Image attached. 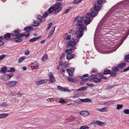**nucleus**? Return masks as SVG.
Wrapping results in <instances>:
<instances>
[{"label": "nucleus", "instance_id": "1", "mask_svg": "<svg viewBox=\"0 0 129 129\" xmlns=\"http://www.w3.org/2000/svg\"><path fill=\"white\" fill-rule=\"evenodd\" d=\"M72 50L73 49L71 48L67 49L66 51V52L68 53L67 56V59L68 60H69L74 57V55L71 53L72 52Z\"/></svg>", "mask_w": 129, "mask_h": 129}, {"label": "nucleus", "instance_id": "2", "mask_svg": "<svg viewBox=\"0 0 129 129\" xmlns=\"http://www.w3.org/2000/svg\"><path fill=\"white\" fill-rule=\"evenodd\" d=\"M83 34V32L82 33L81 31L79 30L75 32L74 38H76L75 39L77 40V42H78L80 38L82 36Z\"/></svg>", "mask_w": 129, "mask_h": 129}, {"label": "nucleus", "instance_id": "3", "mask_svg": "<svg viewBox=\"0 0 129 129\" xmlns=\"http://www.w3.org/2000/svg\"><path fill=\"white\" fill-rule=\"evenodd\" d=\"M61 4L60 3L58 2L55 4L53 6L54 7L55 13L59 12L61 9L62 8L60 7Z\"/></svg>", "mask_w": 129, "mask_h": 129}, {"label": "nucleus", "instance_id": "4", "mask_svg": "<svg viewBox=\"0 0 129 129\" xmlns=\"http://www.w3.org/2000/svg\"><path fill=\"white\" fill-rule=\"evenodd\" d=\"M116 10L115 9L114 7L112 8L107 13L105 16L104 18H107L110 15L116 13L115 12L116 11Z\"/></svg>", "mask_w": 129, "mask_h": 129}, {"label": "nucleus", "instance_id": "5", "mask_svg": "<svg viewBox=\"0 0 129 129\" xmlns=\"http://www.w3.org/2000/svg\"><path fill=\"white\" fill-rule=\"evenodd\" d=\"M90 100L89 99H79L74 101L75 103L79 104H80L81 103V102L87 103L90 102Z\"/></svg>", "mask_w": 129, "mask_h": 129}, {"label": "nucleus", "instance_id": "6", "mask_svg": "<svg viewBox=\"0 0 129 129\" xmlns=\"http://www.w3.org/2000/svg\"><path fill=\"white\" fill-rule=\"evenodd\" d=\"M13 74L10 73L9 75L5 74L3 75L1 77V79L5 81H7L10 79L13 76Z\"/></svg>", "mask_w": 129, "mask_h": 129}, {"label": "nucleus", "instance_id": "7", "mask_svg": "<svg viewBox=\"0 0 129 129\" xmlns=\"http://www.w3.org/2000/svg\"><path fill=\"white\" fill-rule=\"evenodd\" d=\"M25 34H21L19 35L18 37L16 38H14V42H21L22 40L20 38H22L23 36H25Z\"/></svg>", "mask_w": 129, "mask_h": 129}, {"label": "nucleus", "instance_id": "8", "mask_svg": "<svg viewBox=\"0 0 129 129\" xmlns=\"http://www.w3.org/2000/svg\"><path fill=\"white\" fill-rule=\"evenodd\" d=\"M76 42H77V40L73 38L72 40H71L69 41L68 44L69 46L72 47L75 45Z\"/></svg>", "mask_w": 129, "mask_h": 129}, {"label": "nucleus", "instance_id": "9", "mask_svg": "<svg viewBox=\"0 0 129 129\" xmlns=\"http://www.w3.org/2000/svg\"><path fill=\"white\" fill-rule=\"evenodd\" d=\"M17 83L16 81H10L8 82L6 85L9 87H12L15 86Z\"/></svg>", "mask_w": 129, "mask_h": 129}, {"label": "nucleus", "instance_id": "10", "mask_svg": "<svg viewBox=\"0 0 129 129\" xmlns=\"http://www.w3.org/2000/svg\"><path fill=\"white\" fill-rule=\"evenodd\" d=\"M20 31L19 29H15L12 31L11 35L14 37H18L20 34Z\"/></svg>", "mask_w": 129, "mask_h": 129}, {"label": "nucleus", "instance_id": "11", "mask_svg": "<svg viewBox=\"0 0 129 129\" xmlns=\"http://www.w3.org/2000/svg\"><path fill=\"white\" fill-rule=\"evenodd\" d=\"M77 27L78 30L81 31L82 33L83 32L85 28V25L82 24H78Z\"/></svg>", "mask_w": 129, "mask_h": 129}, {"label": "nucleus", "instance_id": "12", "mask_svg": "<svg viewBox=\"0 0 129 129\" xmlns=\"http://www.w3.org/2000/svg\"><path fill=\"white\" fill-rule=\"evenodd\" d=\"M98 12L96 13H95L94 11H91V13H87V15L88 17H94L95 16L98 14Z\"/></svg>", "mask_w": 129, "mask_h": 129}, {"label": "nucleus", "instance_id": "13", "mask_svg": "<svg viewBox=\"0 0 129 129\" xmlns=\"http://www.w3.org/2000/svg\"><path fill=\"white\" fill-rule=\"evenodd\" d=\"M48 79H45L37 81L36 82V84L37 85H40L41 84H46L47 83V81H48Z\"/></svg>", "mask_w": 129, "mask_h": 129}, {"label": "nucleus", "instance_id": "14", "mask_svg": "<svg viewBox=\"0 0 129 129\" xmlns=\"http://www.w3.org/2000/svg\"><path fill=\"white\" fill-rule=\"evenodd\" d=\"M100 5L95 3L94 5V11H95L99 12L101 9V7Z\"/></svg>", "mask_w": 129, "mask_h": 129}, {"label": "nucleus", "instance_id": "15", "mask_svg": "<svg viewBox=\"0 0 129 129\" xmlns=\"http://www.w3.org/2000/svg\"><path fill=\"white\" fill-rule=\"evenodd\" d=\"M24 30L27 32H29L33 29V27L31 26H28L25 27L24 29Z\"/></svg>", "mask_w": 129, "mask_h": 129}, {"label": "nucleus", "instance_id": "16", "mask_svg": "<svg viewBox=\"0 0 129 129\" xmlns=\"http://www.w3.org/2000/svg\"><path fill=\"white\" fill-rule=\"evenodd\" d=\"M9 69V68H7V67L4 66L2 67L1 68V71L2 73L3 74H5L8 72V69Z\"/></svg>", "mask_w": 129, "mask_h": 129}, {"label": "nucleus", "instance_id": "17", "mask_svg": "<svg viewBox=\"0 0 129 129\" xmlns=\"http://www.w3.org/2000/svg\"><path fill=\"white\" fill-rule=\"evenodd\" d=\"M89 112L86 111H82L80 113V114L84 116H87L89 115Z\"/></svg>", "mask_w": 129, "mask_h": 129}, {"label": "nucleus", "instance_id": "18", "mask_svg": "<svg viewBox=\"0 0 129 129\" xmlns=\"http://www.w3.org/2000/svg\"><path fill=\"white\" fill-rule=\"evenodd\" d=\"M11 33H7L4 36V39L6 40H8L11 37Z\"/></svg>", "mask_w": 129, "mask_h": 129}, {"label": "nucleus", "instance_id": "19", "mask_svg": "<svg viewBox=\"0 0 129 129\" xmlns=\"http://www.w3.org/2000/svg\"><path fill=\"white\" fill-rule=\"evenodd\" d=\"M91 22L90 19L89 17H86L84 20V22L86 24H89Z\"/></svg>", "mask_w": 129, "mask_h": 129}, {"label": "nucleus", "instance_id": "20", "mask_svg": "<svg viewBox=\"0 0 129 129\" xmlns=\"http://www.w3.org/2000/svg\"><path fill=\"white\" fill-rule=\"evenodd\" d=\"M111 73V71L109 69H105L104 70L103 74L104 75L110 74Z\"/></svg>", "mask_w": 129, "mask_h": 129}, {"label": "nucleus", "instance_id": "21", "mask_svg": "<svg viewBox=\"0 0 129 129\" xmlns=\"http://www.w3.org/2000/svg\"><path fill=\"white\" fill-rule=\"evenodd\" d=\"M88 74H86L84 75H83L82 76H81V77H82V78H84V77H85V79H83H83L82 80V81H86L87 80L89 79V76H88Z\"/></svg>", "mask_w": 129, "mask_h": 129}, {"label": "nucleus", "instance_id": "22", "mask_svg": "<svg viewBox=\"0 0 129 129\" xmlns=\"http://www.w3.org/2000/svg\"><path fill=\"white\" fill-rule=\"evenodd\" d=\"M41 38V36H39L38 37L33 38L32 39H30L29 40V41L30 42H33L34 41L37 40L39 39H40Z\"/></svg>", "mask_w": 129, "mask_h": 129}, {"label": "nucleus", "instance_id": "23", "mask_svg": "<svg viewBox=\"0 0 129 129\" xmlns=\"http://www.w3.org/2000/svg\"><path fill=\"white\" fill-rule=\"evenodd\" d=\"M126 66V64L125 63H120L118 65L117 67L119 69H122L123 68Z\"/></svg>", "mask_w": 129, "mask_h": 129}, {"label": "nucleus", "instance_id": "24", "mask_svg": "<svg viewBox=\"0 0 129 129\" xmlns=\"http://www.w3.org/2000/svg\"><path fill=\"white\" fill-rule=\"evenodd\" d=\"M97 110L101 112H105L107 111V109L106 107H104L101 108H98Z\"/></svg>", "mask_w": 129, "mask_h": 129}, {"label": "nucleus", "instance_id": "25", "mask_svg": "<svg viewBox=\"0 0 129 129\" xmlns=\"http://www.w3.org/2000/svg\"><path fill=\"white\" fill-rule=\"evenodd\" d=\"M9 115L8 113H2L0 114V119L3 118L7 117Z\"/></svg>", "mask_w": 129, "mask_h": 129}, {"label": "nucleus", "instance_id": "26", "mask_svg": "<svg viewBox=\"0 0 129 129\" xmlns=\"http://www.w3.org/2000/svg\"><path fill=\"white\" fill-rule=\"evenodd\" d=\"M50 74L49 75V76L50 78V79L49 81L51 82H53L55 78L53 76L52 74L50 72Z\"/></svg>", "mask_w": 129, "mask_h": 129}, {"label": "nucleus", "instance_id": "27", "mask_svg": "<svg viewBox=\"0 0 129 129\" xmlns=\"http://www.w3.org/2000/svg\"><path fill=\"white\" fill-rule=\"evenodd\" d=\"M27 57L23 56L20 57L18 59V62L19 63H21Z\"/></svg>", "mask_w": 129, "mask_h": 129}, {"label": "nucleus", "instance_id": "28", "mask_svg": "<svg viewBox=\"0 0 129 129\" xmlns=\"http://www.w3.org/2000/svg\"><path fill=\"white\" fill-rule=\"evenodd\" d=\"M54 6H52L50 7L48 10V11L49 13H51L55 10Z\"/></svg>", "mask_w": 129, "mask_h": 129}, {"label": "nucleus", "instance_id": "29", "mask_svg": "<svg viewBox=\"0 0 129 129\" xmlns=\"http://www.w3.org/2000/svg\"><path fill=\"white\" fill-rule=\"evenodd\" d=\"M55 27H53L52 28V30L50 31V33H49V35H48L47 38H49L52 35L55 29Z\"/></svg>", "mask_w": 129, "mask_h": 129}, {"label": "nucleus", "instance_id": "30", "mask_svg": "<svg viewBox=\"0 0 129 129\" xmlns=\"http://www.w3.org/2000/svg\"><path fill=\"white\" fill-rule=\"evenodd\" d=\"M40 24L39 21H34V23L32 24V25L34 27H36L38 26Z\"/></svg>", "mask_w": 129, "mask_h": 129}, {"label": "nucleus", "instance_id": "31", "mask_svg": "<svg viewBox=\"0 0 129 129\" xmlns=\"http://www.w3.org/2000/svg\"><path fill=\"white\" fill-rule=\"evenodd\" d=\"M93 80L94 82L96 83L100 82L102 81V80L101 79L98 78L97 77L94 78Z\"/></svg>", "mask_w": 129, "mask_h": 129}, {"label": "nucleus", "instance_id": "32", "mask_svg": "<svg viewBox=\"0 0 129 129\" xmlns=\"http://www.w3.org/2000/svg\"><path fill=\"white\" fill-rule=\"evenodd\" d=\"M87 89V87H80L77 89V91H82L86 90Z\"/></svg>", "mask_w": 129, "mask_h": 129}, {"label": "nucleus", "instance_id": "33", "mask_svg": "<svg viewBox=\"0 0 129 129\" xmlns=\"http://www.w3.org/2000/svg\"><path fill=\"white\" fill-rule=\"evenodd\" d=\"M84 20V18L83 17H80L79 18L77 21L78 23H81Z\"/></svg>", "mask_w": 129, "mask_h": 129}, {"label": "nucleus", "instance_id": "34", "mask_svg": "<svg viewBox=\"0 0 129 129\" xmlns=\"http://www.w3.org/2000/svg\"><path fill=\"white\" fill-rule=\"evenodd\" d=\"M98 74H92L90 77V81H92L91 80H92L94 78L97 77L96 76Z\"/></svg>", "mask_w": 129, "mask_h": 129}, {"label": "nucleus", "instance_id": "35", "mask_svg": "<svg viewBox=\"0 0 129 129\" xmlns=\"http://www.w3.org/2000/svg\"><path fill=\"white\" fill-rule=\"evenodd\" d=\"M98 71L97 70L95 69L94 68H93L91 71V73H94L95 74H98Z\"/></svg>", "mask_w": 129, "mask_h": 129}, {"label": "nucleus", "instance_id": "36", "mask_svg": "<svg viewBox=\"0 0 129 129\" xmlns=\"http://www.w3.org/2000/svg\"><path fill=\"white\" fill-rule=\"evenodd\" d=\"M71 35H68L67 34L64 37V38L66 40H69L71 39Z\"/></svg>", "mask_w": 129, "mask_h": 129}, {"label": "nucleus", "instance_id": "37", "mask_svg": "<svg viewBox=\"0 0 129 129\" xmlns=\"http://www.w3.org/2000/svg\"><path fill=\"white\" fill-rule=\"evenodd\" d=\"M124 59L126 62H129V55H125L124 56Z\"/></svg>", "mask_w": 129, "mask_h": 129}, {"label": "nucleus", "instance_id": "38", "mask_svg": "<svg viewBox=\"0 0 129 129\" xmlns=\"http://www.w3.org/2000/svg\"><path fill=\"white\" fill-rule=\"evenodd\" d=\"M47 59V54H45L42 57V60L43 61H44Z\"/></svg>", "mask_w": 129, "mask_h": 129}, {"label": "nucleus", "instance_id": "39", "mask_svg": "<svg viewBox=\"0 0 129 129\" xmlns=\"http://www.w3.org/2000/svg\"><path fill=\"white\" fill-rule=\"evenodd\" d=\"M9 69V70L8 69V72L11 73L14 72L15 71V69L13 68H11Z\"/></svg>", "mask_w": 129, "mask_h": 129}, {"label": "nucleus", "instance_id": "40", "mask_svg": "<svg viewBox=\"0 0 129 129\" xmlns=\"http://www.w3.org/2000/svg\"><path fill=\"white\" fill-rule=\"evenodd\" d=\"M67 71L69 75L72 76L73 75V74L72 73V71L70 69H68L67 70Z\"/></svg>", "mask_w": 129, "mask_h": 129}, {"label": "nucleus", "instance_id": "41", "mask_svg": "<svg viewBox=\"0 0 129 129\" xmlns=\"http://www.w3.org/2000/svg\"><path fill=\"white\" fill-rule=\"evenodd\" d=\"M123 106L122 104H118L116 107V109L117 110L120 109L122 108Z\"/></svg>", "mask_w": 129, "mask_h": 129}, {"label": "nucleus", "instance_id": "42", "mask_svg": "<svg viewBox=\"0 0 129 129\" xmlns=\"http://www.w3.org/2000/svg\"><path fill=\"white\" fill-rule=\"evenodd\" d=\"M58 89L61 91H64L65 88V87H62L60 86H57Z\"/></svg>", "mask_w": 129, "mask_h": 129}, {"label": "nucleus", "instance_id": "43", "mask_svg": "<svg viewBox=\"0 0 129 129\" xmlns=\"http://www.w3.org/2000/svg\"><path fill=\"white\" fill-rule=\"evenodd\" d=\"M89 127L87 125L81 126L80 127V129H87Z\"/></svg>", "mask_w": 129, "mask_h": 129}, {"label": "nucleus", "instance_id": "44", "mask_svg": "<svg viewBox=\"0 0 129 129\" xmlns=\"http://www.w3.org/2000/svg\"><path fill=\"white\" fill-rule=\"evenodd\" d=\"M96 124L101 126H102L104 124V123L99 121H96Z\"/></svg>", "mask_w": 129, "mask_h": 129}, {"label": "nucleus", "instance_id": "45", "mask_svg": "<svg viewBox=\"0 0 129 129\" xmlns=\"http://www.w3.org/2000/svg\"><path fill=\"white\" fill-rule=\"evenodd\" d=\"M42 17L40 16H38L37 17V19L38 20L40 21V22H42Z\"/></svg>", "mask_w": 129, "mask_h": 129}, {"label": "nucleus", "instance_id": "46", "mask_svg": "<svg viewBox=\"0 0 129 129\" xmlns=\"http://www.w3.org/2000/svg\"><path fill=\"white\" fill-rule=\"evenodd\" d=\"M124 113L127 114H129V109H126L124 110Z\"/></svg>", "mask_w": 129, "mask_h": 129}, {"label": "nucleus", "instance_id": "47", "mask_svg": "<svg viewBox=\"0 0 129 129\" xmlns=\"http://www.w3.org/2000/svg\"><path fill=\"white\" fill-rule=\"evenodd\" d=\"M83 0H74L73 3L74 4H77L78 3L82 1Z\"/></svg>", "mask_w": 129, "mask_h": 129}, {"label": "nucleus", "instance_id": "48", "mask_svg": "<svg viewBox=\"0 0 129 129\" xmlns=\"http://www.w3.org/2000/svg\"><path fill=\"white\" fill-rule=\"evenodd\" d=\"M104 0H98L96 3L99 5H101Z\"/></svg>", "mask_w": 129, "mask_h": 129}, {"label": "nucleus", "instance_id": "49", "mask_svg": "<svg viewBox=\"0 0 129 129\" xmlns=\"http://www.w3.org/2000/svg\"><path fill=\"white\" fill-rule=\"evenodd\" d=\"M117 86L116 85H108L107 86V87L108 88H112L115 86Z\"/></svg>", "mask_w": 129, "mask_h": 129}, {"label": "nucleus", "instance_id": "50", "mask_svg": "<svg viewBox=\"0 0 129 129\" xmlns=\"http://www.w3.org/2000/svg\"><path fill=\"white\" fill-rule=\"evenodd\" d=\"M117 67H114L112 68V70L114 72H116L119 70V69L117 68Z\"/></svg>", "mask_w": 129, "mask_h": 129}, {"label": "nucleus", "instance_id": "51", "mask_svg": "<svg viewBox=\"0 0 129 129\" xmlns=\"http://www.w3.org/2000/svg\"><path fill=\"white\" fill-rule=\"evenodd\" d=\"M49 15L48 13L46 12V13H45L43 15V18H45L46 17H47Z\"/></svg>", "mask_w": 129, "mask_h": 129}, {"label": "nucleus", "instance_id": "52", "mask_svg": "<svg viewBox=\"0 0 129 129\" xmlns=\"http://www.w3.org/2000/svg\"><path fill=\"white\" fill-rule=\"evenodd\" d=\"M98 74L99 76L101 78H102L104 76L102 72L98 73Z\"/></svg>", "mask_w": 129, "mask_h": 129}, {"label": "nucleus", "instance_id": "53", "mask_svg": "<svg viewBox=\"0 0 129 129\" xmlns=\"http://www.w3.org/2000/svg\"><path fill=\"white\" fill-rule=\"evenodd\" d=\"M111 75H110V76L112 77H114L116 75V73L114 72H112V73L111 74Z\"/></svg>", "mask_w": 129, "mask_h": 129}, {"label": "nucleus", "instance_id": "54", "mask_svg": "<svg viewBox=\"0 0 129 129\" xmlns=\"http://www.w3.org/2000/svg\"><path fill=\"white\" fill-rule=\"evenodd\" d=\"M29 50H26L25 52L24 53V54L25 55H27L29 54Z\"/></svg>", "mask_w": 129, "mask_h": 129}, {"label": "nucleus", "instance_id": "55", "mask_svg": "<svg viewBox=\"0 0 129 129\" xmlns=\"http://www.w3.org/2000/svg\"><path fill=\"white\" fill-rule=\"evenodd\" d=\"M5 56V55H3L0 56V61L2 60Z\"/></svg>", "mask_w": 129, "mask_h": 129}, {"label": "nucleus", "instance_id": "56", "mask_svg": "<svg viewBox=\"0 0 129 129\" xmlns=\"http://www.w3.org/2000/svg\"><path fill=\"white\" fill-rule=\"evenodd\" d=\"M52 24H53L51 22L50 23H48V25H49V26H48L47 27V28L48 29H49L51 27V26L52 25Z\"/></svg>", "mask_w": 129, "mask_h": 129}, {"label": "nucleus", "instance_id": "57", "mask_svg": "<svg viewBox=\"0 0 129 129\" xmlns=\"http://www.w3.org/2000/svg\"><path fill=\"white\" fill-rule=\"evenodd\" d=\"M65 101L63 99L62 100H60L59 101V102L62 104H64L65 103Z\"/></svg>", "mask_w": 129, "mask_h": 129}, {"label": "nucleus", "instance_id": "58", "mask_svg": "<svg viewBox=\"0 0 129 129\" xmlns=\"http://www.w3.org/2000/svg\"><path fill=\"white\" fill-rule=\"evenodd\" d=\"M65 57V55L64 53H63L60 57V59H62Z\"/></svg>", "mask_w": 129, "mask_h": 129}, {"label": "nucleus", "instance_id": "59", "mask_svg": "<svg viewBox=\"0 0 129 129\" xmlns=\"http://www.w3.org/2000/svg\"><path fill=\"white\" fill-rule=\"evenodd\" d=\"M86 84L87 85L90 87H91L92 86H93L94 85V84H90L88 83H86Z\"/></svg>", "mask_w": 129, "mask_h": 129}, {"label": "nucleus", "instance_id": "60", "mask_svg": "<svg viewBox=\"0 0 129 129\" xmlns=\"http://www.w3.org/2000/svg\"><path fill=\"white\" fill-rule=\"evenodd\" d=\"M64 91H67L68 92H71V91L70 89L66 88H65Z\"/></svg>", "mask_w": 129, "mask_h": 129}, {"label": "nucleus", "instance_id": "61", "mask_svg": "<svg viewBox=\"0 0 129 129\" xmlns=\"http://www.w3.org/2000/svg\"><path fill=\"white\" fill-rule=\"evenodd\" d=\"M70 10V9H67L63 13L65 14L68 13L69 11Z\"/></svg>", "mask_w": 129, "mask_h": 129}, {"label": "nucleus", "instance_id": "62", "mask_svg": "<svg viewBox=\"0 0 129 129\" xmlns=\"http://www.w3.org/2000/svg\"><path fill=\"white\" fill-rule=\"evenodd\" d=\"M8 105V104H7L6 103H4L2 104L1 105V106L2 107L4 106H7Z\"/></svg>", "mask_w": 129, "mask_h": 129}, {"label": "nucleus", "instance_id": "63", "mask_svg": "<svg viewBox=\"0 0 129 129\" xmlns=\"http://www.w3.org/2000/svg\"><path fill=\"white\" fill-rule=\"evenodd\" d=\"M72 79L70 77H67V80L70 82H71Z\"/></svg>", "mask_w": 129, "mask_h": 129}, {"label": "nucleus", "instance_id": "64", "mask_svg": "<svg viewBox=\"0 0 129 129\" xmlns=\"http://www.w3.org/2000/svg\"><path fill=\"white\" fill-rule=\"evenodd\" d=\"M77 81L76 78H72V79L71 82H75Z\"/></svg>", "mask_w": 129, "mask_h": 129}]
</instances>
